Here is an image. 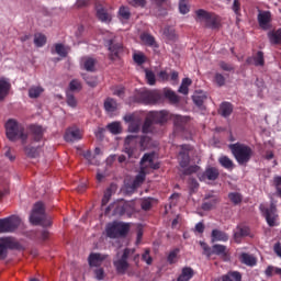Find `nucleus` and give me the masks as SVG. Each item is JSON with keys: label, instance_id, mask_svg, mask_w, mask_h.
I'll list each match as a JSON object with an SVG mask.
<instances>
[{"label": "nucleus", "instance_id": "45", "mask_svg": "<svg viewBox=\"0 0 281 281\" xmlns=\"http://www.w3.org/2000/svg\"><path fill=\"white\" fill-rule=\"evenodd\" d=\"M33 43H35V46L37 48H41L45 46V44L47 43V37L43 33H37L35 34V38L33 40Z\"/></svg>", "mask_w": 281, "mask_h": 281}, {"label": "nucleus", "instance_id": "57", "mask_svg": "<svg viewBox=\"0 0 281 281\" xmlns=\"http://www.w3.org/2000/svg\"><path fill=\"white\" fill-rule=\"evenodd\" d=\"M24 153H26V156L31 158H36L40 155L38 148H34V147L24 148Z\"/></svg>", "mask_w": 281, "mask_h": 281}, {"label": "nucleus", "instance_id": "28", "mask_svg": "<svg viewBox=\"0 0 281 281\" xmlns=\"http://www.w3.org/2000/svg\"><path fill=\"white\" fill-rule=\"evenodd\" d=\"M243 276L240 272L237 271H231L223 276L222 278H216L214 281H241Z\"/></svg>", "mask_w": 281, "mask_h": 281}, {"label": "nucleus", "instance_id": "25", "mask_svg": "<svg viewBox=\"0 0 281 281\" xmlns=\"http://www.w3.org/2000/svg\"><path fill=\"white\" fill-rule=\"evenodd\" d=\"M234 112V105L233 103H229V101H223L218 108V114L223 117H229Z\"/></svg>", "mask_w": 281, "mask_h": 281}, {"label": "nucleus", "instance_id": "62", "mask_svg": "<svg viewBox=\"0 0 281 281\" xmlns=\"http://www.w3.org/2000/svg\"><path fill=\"white\" fill-rule=\"evenodd\" d=\"M130 4L133 8H142V9H144L146 7V4H147V0H131Z\"/></svg>", "mask_w": 281, "mask_h": 281}, {"label": "nucleus", "instance_id": "40", "mask_svg": "<svg viewBox=\"0 0 281 281\" xmlns=\"http://www.w3.org/2000/svg\"><path fill=\"white\" fill-rule=\"evenodd\" d=\"M218 164L227 170H233L235 168V164L234 161L228 158L227 156H222L221 158H218Z\"/></svg>", "mask_w": 281, "mask_h": 281}, {"label": "nucleus", "instance_id": "43", "mask_svg": "<svg viewBox=\"0 0 281 281\" xmlns=\"http://www.w3.org/2000/svg\"><path fill=\"white\" fill-rule=\"evenodd\" d=\"M43 92H44V88H41V86H33L29 88V98L37 99Z\"/></svg>", "mask_w": 281, "mask_h": 281}, {"label": "nucleus", "instance_id": "7", "mask_svg": "<svg viewBox=\"0 0 281 281\" xmlns=\"http://www.w3.org/2000/svg\"><path fill=\"white\" fill-rule=\"evenodd\" d=\"M259 211L261 215L265 217L267 224L269 227H277L280 225L279 221V214H278V207L277 204L271 202L269 207L265 204L259 205Z\"/></svg>", "mask_w": 281, "mask_h": 281}, {"label": "nucleus", "instance_id": "9", "mask_svg": "<svg viewBox=\"0 0 281 281\" xmlns=\"http://www.w3.org/2000/svg\"><path fill=\"white\" fill-rule=\"evenodd\" d=\"M137 94V102L142 104H156L161 101V94L159 93L160 90H136Z\"/></svg>", "mask_w": 281, "mask_h": 281}, {"label": "nucleus", "instance_id": "63", "mask_svg": "<svg viewBox=\"0 0 281 281\" xmlns=\"http://www.w3.org/2000/svg\"><path fill=\"white\" fill-rule=\"evenodd\" d=\"M218 66L223 71H228L229 72V71L235 70V68L232 64H226V61H224V60H221Z\"/></svg>", "mask_w": 281, "mask_h": 281}, {"label": "nucleus", "instance_id": "5", "mask_svg": "<svg viewBox=\"0 0 281 281\" xmlns=\"http://www.w3.org/2000/svg\"><path fill=\"white\" fill-rule=\"evenodd\" d=\"M29 221H31V224L33 225H40L44 227H49L52 225L50 220H48L45 214V205L42 202H37L35 205H33V211H31Z\"/></svg>", "mask_w": 281, "mask_h": 281}, {"label": "nucleus", "instance_id": "58", "mask_svg": "<svg viewBox=\"0 0 281 281\" xmlns=\"http://www.w3.org/2000/svg\"><path fill=\"white\" fill-rule=\"evenodd\" d=\"M179 12L181 14H188L190 12V7L188 5L186 0L179 1Z\"/></svg>", "mask_w": 281, "mask_h": 281}, {"label": "nucleus", "instance_id": "60", "mask_svg": "<svg viewBox=\"0 0 281 281\" xmlns=\"http://www.w3.org/2000/svg\"><path fill=\"white\" fill-rule=\"evenodd\" d=\"M199 170H200V167H199V166H196V165L190 166V167H188L187 169H184V170L182 171V175H183V176H191V175H193V173L199 172Z\"/></svg>", "mask_w": 281, "mask_h": 281}, {"label": "nucleus", "instance_id": "21", "mask_svg": "<svg viewBox=\"0 0 281 281\" xmlns=\"http://www.w3.org/2000/svg\"><path fill=\"white\" fill-rule=\"evenodd\" d=\"M154 124H165L168 122V112L161 110L160 112H148L147 114Z\"/></svg>", "mask_w": 281, "mask_h": 281}, {"label": "nucleus", "instance_id": "16", "mask_svg": "<svg viewBox=\"0 0 281 281\" xmlns=\"http://www.w3.org/2000/svg\"><path fill=\"white\" fill-rule=\"evenodd\" d=\"M123 120L125 123H128L127 130L130 133H139L142 127L140 116H135V114H125Z\"/></svg>", "mask_w": 281, "mask_h": 281}, {"label": "nucleus", "instance_id": "49", "mask_svg": "<svg viewBox=\"0 0 281 281\" xmlns=\"http://www.w3.org/2000/svg\"><path fill=\"white\" fill-rule=\"evenodd\" d=\"M119 16L122 20H125V21L130 20L131 19L130 8L125 7V5L120 7V9H119Z\"/></svg>", "mask_w": 281, "mask_h": 281}, {"label": "nucleus", "instance_id": "42", "mask_svg": "<svg viewBox=\"0 0 281 281\" xmlns=\"http://www.w3.org/2000/svg\"><path fill=\"white\" fill-rule=\"evenodd\" d=\"M212 255H217L225 258L227 257V247L224 245H214L212 246Z\"/></svg>", "mask_w": 281, "mask_h": 281}, {"label": "nucleus", "instance_id": "37", "mask_svg": "<svg viewBox=\"0 0 281 281\" xmlns=\"http://www.w3.org/2000/svg\"><path fill=\"white\" fill-rule=\"evenodd\" d=\"M139 38H140L142 42H144V44L146 46H149V47L156 46L155 36H153L151 34H149L147 32L142 33Z\"/></svg>", "mask_w": 281, "mask_h": 281}, {"label": "nucleus", "instance_id": "22", "mask_svg": "<svg viewBox=\"0 0 281 281\" xmlns=\"http://www.w3.org/2000/svg\"><path fill=\"white\" fill-rule=\"evenodd\" d=\"M105 259H106V256L98 252H92L88 256V265L89 267H100L102 266Z\"/></svg>", "mask_w": 281, "mask_h": 281}, {"label": "nucleus", "instance_id": "64", "mask_svg": "<svg viewBox=\"0 0 281 281\" xmlns=\"http://www.w3.org/2000/svg\"><path fill=\"white\" fill-rule=\"evenodd\" d=\"M200 246L203 249V254L207 257H211L213 255L212 248L204 241H200Z\"/></svg>", "mask_w": 281, "mask_h": 281}, {"label": "nucleus", "instance_id": "15", "mask_svg": "<svg viewBox=\"0 0 281 281\" xmlns=\"http://www.w3.org/2000/svg\"><path fill=\"white\" fill-rule=\"evenodd\" d=\"M257 21L259 24V27L263 31H268L271 29V22H272V12L270 10H259V13L257 15Z\"/></svg>", "mask_w": 281, "mask_h": 281}, {"label": "nucleus", "instance_id": "19", "mask_svg": "<svg viewBox=\"0 0 281 281\" xmlns=\"http://www.w3.org/2000/svg\"><path fill=\"white\" fill-rule=\"evenodd\" d=\"M154 158H155L154 154H144L139 162L140 168H144V171H146L147 168H150L153 170H158L160 168V165L155 164Z\"/></svg>", "mask_w": 281, "mask_h": 281}, {"label": "nucleus", "instance_id": "51", "mask_svg": "<svg viewBox=\"0 0 281 281\" xmlns=\"http://www.w3.org/2000/svg\"><path fill=\"white\" fill-rule=\"evenodd\" d=\"M68 88L72 92L81 91L82 90V83H81V81H79V79H72V81H70V83H68Z\"/></svg>", "mask_w": 281, "mask_h": 281}, {"label": "nucleus", "instance_id": "50", "mask_svg": "<svg viewBox=\"0 0 281 281\" xmlns=\"http://www.w3.org/2000/svg\"><path fill=\"white\" fill-rule=\"evenodd\" d=\"M213 82L217 87H224L226 85V77H224V75H221V72H215Z\"/></svg>", "mask_w": 281, "mask_h": 281}, {"label": "nucleus", "instance_id": "39", "mask_svg": "<svg viewBox=\"0 0 281 281\" xmlns=\"http://www.w3.org/2000/svg\"><path fill=\"white\" fill-rule=\"evenodd\" d=\"M191 85H192V80L186 77L184 79H182L181 85L178 88V92L183 95L189 94V87Z\"/></svg>", "mask_w": 281, "mask_h": 281}, {"label": "nucleus", "instance_id": "47", "mask_svg": "<svg viewBox=\"0 0 281 281\" xmlns=\"http://www.w3.org/2000/svg\"><path fill=\"white\" fill-rule=\"evenodd\" d=\"M55 53L63 58L68 56V50L63 43H55Z\"/></svg>", "mask_w": 281, "mask_h": 281}, {"label": "nucleus", "instance_id": "54", "mask_svg": "<svg viewBox=\"0 0 281 281\" xmlns=\"http://www.w3.org/2000/svg\"><path fill=\"white\" fill-rule=\"evenodd\" d=\"M66 103H68V105L70 108H76L77 104H78V101H77L75 94H71V92H67V94H66Z\"/></svg>", "mask_w": 281, "mask_h": 281}, {"label": "nucleus", "instance_id": "44", "mask_svg": "<svg viewBox=\"0 0 281 281\" xmlns=\"http://www.w3.org/2000/svg\"><path fill=\"white\" fill-rule=\"evenodd\" d=\"M232 11L236 15V21L239 22V18H241V2H240V0H233Z\"/></svg>", "mask_w": 281, "mask_h": 281}, {"label": "nucleus", "instance_id": "6", "mask_svg": "<svg viewBox=\"0 0 281 281\" xmlns=\"http://www.w3.org/2000/svg\"><path fill=\"white\" fill-rule=\"evenodd\" d=\"M131 226L130 224L122 222H113L109 223L105 227L106 237L111 239L123 238L126 237L130 233Z\"/></svg>", "mask_w": 281, "mask_h": 281}, {"label": "nucleus", "instance_id": "61", "mask_svg": "<svg viewBox=\"0 0 281 281\" xmlns=\"http://www.w3.org/2000/svg\"><path fill=\"white\" fill-rule=\"evenodd\" d=\"M133 60L137 64V65H144L145 61H146V57L144 54H138V53H135L133 55Z\"/></svg>", "mask_w": 281, "mask_h": 281}, {"label": "nucleus", "instance_id": "30", "mask_svg": "<svg viewBox=\"0 0 281 281\" xmlns=\"http://www.w3.org/2000/svg\"><path fill=\"white\" fill-rule=\"evenodd\" d=\"M194 270L191 267H184L177 278V281H190L194 277Z\"/></svg>", "mask_w": 281, "mask_h": 281}, {"label": "nucleus", "instance_id": "41", "mask_svg": "<svg viewBox=\"0 0 281 281\" xmlns=\"http://www.w3.org/2000/svg\"><path fill=\"white\" fill-rule=\"evenodd\" d=\"M164 36L169 42H176L177 41V33H176V30L172 26H166L164 29Z\"/></svg>", "mask_w": 281, "mask_h": 281}, {"label": "nucleus", "instance_id": "35", "mask_svg": "<svg viewBox=\"0 0 281 281\" xmlns=\"http://www.w3.org/2000/svg\"><path fill=\"white\" fill-rule=\"evenodd\" d=\"M268 38L272 45H281V27L276 31H270L268 33Z\"/></svg>", "mask_w": 281, "mask_h": 281}, {"label": "nucleus", "instance_id": "36", "mask_svg": "<svg viewBox=\"0 0 281 281\" xmlns=\"http://www.w3.org/2000/svg\"><path fill=\"white\" fill-rule=\"evenodd\" d=\"M164 95L172 104H178L180 102V98L178 97V94H176V92H173V90H170V88L164 89Z\"/></svg>", "mask_w": 281, "mask_h": 281}, {"label": "nucleus", "instance_id": "53", "mask_svg": "<svg viewBox=\"0 0 281 281\" xmlns=\"http://www.w3.org/2000/svg\"><path fill=\"white\" fill-rule=\"evenodd\" d=\"M206 99L207 97H202L201 94H194L192 97L193 103L200 109L204 105Z\"/></svg>", "mask_w": 281, "mask_h": 281}, {"label": "nucleus", "instance_id": "56", "mask_svg": "<svg viewBox=\"0 0 281 281\" xmlns=\"http://www.w3.org/2000/svg\"><path fill=\"white\" fill-rule=\"evenodd\" d=\"M112 198V189L111 188H108L105 191H104V194H103V198L101 200V205L102 206H105L110 200Z\"/></svg>", "mask_w": 281, "mask_h": 281}, {"label": "nucleus", "instance_id": "27", "mask_svg": "<svg viewBox=\"0 0 281 281\" xmlns=\"http://www.w3.org/2000/svg\"><path fill=\"white\" fill-rule=\"evenodd\" d=\"M229 240V236L228 234L218 231V229H213L211 233V241L215 243V241H228Z\"/></svg>", "mask_w": 281, "mask_h": 281}, {"label": "nucleus", "instance_id": "17", "mask_svg": "<svg viewBox=\"0 0 281 281\" xmlns=\"http://www.w3.org/2000/svg\"><path fill=\"white\" fill-rule=\"evenodd\" d=\"M180 148H181V150L178 156L179 166L181 168H187V167H189L190 161H191L190 151H191L192 147L189 145H181Z\"/></svg>", "mask_w": 281, "mask_h": 281}, {"label": "nucleus", "instance_id": "52", "mask_svg": "<svg viewBox=\"0 0 281 281\" xmlns=\"http://www.w3.org/2000/svg\"><path fill=\"white\" fill-rule=\"evenodd\" d=\"M145 79L147 85L155 86L156 85V75L153 70H145Z\"/></svg>", "mask_w": 281, "mask_h": 281}, {"label": "nucleus", "instance_id": "13", "mask_svg": "<svg viewBox=\"0 0 281 281\" xmlns=\"http://www.w3.org/2000/svg\"><path fill=\"white\" fill-rule=\"evenodd\" d=\"M105 46L108 47L109 58L111 60H116L120 57V54L123 52V44L115 42V40L110 38L105 41Z\"/></svg>", "mask_w": 281, "mask_h": 281}, {"label": "nucleus", "instance_id": "38", "mask_svg": "<svg viewBox=\"0 0 281 281\" xmlns=\"http://www.w3.org/2000/svg\"><path fill=\"white\" fill-rule=\"evenodd\" d=\"M103 108L108 113H114L117 110V103L115 99L108 98L103 102Z\"/></svg>", "mask_w": 281, "mask_h": 281}, {"label": "nucleus", "instance_id": "32", "mask_svg": "<svg viewBox=\"0 0 281 281\" xmlns=\"http://www.w3.org/2000/svg\"><path fill=\"white\" fill-rule=\"evenodd\" d=\"M145 168H140L139 173L135 177V179L133 180L132 184H131V189L132 190H136L138 187H140L145 179H146V172H145Z\"/></svg>", "mask_w": 281, "mask_h": 281}, {"label": "nucleus", "instance_id": "59", "mask_svg": "<svg viewBox=\"0 0 281 281\" xmlns=\"http://www.w3.org/2000/svg\"><path fill=\"white\" fill-rule=\"evenodd\" d=\"M83 80H86V85L90 88H95L98 86V79L95 77L83 76Z\"/></svg>", "mask_w": 281, "mask_h": 281}, {"label": "nucleus", "instance_id": "20", "mask_svg": "<svg viewBox=\"0 0 281 281\" xmlns=\"http://www.w3.org/2000/svg\"><path fill=\"white\" fill-rule=\"evenodd\" d=\"M45 134L44 127L42 125H29V135L31 139L35 143L43 140Z\"/></svg>", "mask_w": 281, "mask_h": 281}, {"label": "nucleus", "instance_id": "33", "mask_svg": "<svg viewBox=\"0 0 281 281\" xmlns=\"http://www.w3.org/2000/svg\"><path fill=\"white\" fill-rule=\"evenodd\" d=\"M11 89V83L2 77L0 79V101L4 100V98L9 94Z\"/></svg>", "mask_w": 281, "mask_h": 281}, {"label": "nucleus", "instance_id": "1", "mask_svg": "<svg viewBox=\"0 0 281 281\" xmlns=\"http://www.w3.org/2000/svg\"><path fill=\"white\" fill-rule=\"evenodd\" d=\"M228 148L239 166L247 165L254 156L252 148L241 143L231 144Z\"/></svg>", "mask_w": 281, "mask_h": 281}, {"label": "nucleus", "instance_id": "29", "mask_svg": "<svg viewBox=\"0 0 281 281\" xmlns=\"http://www.w3.org/2000/svg\"><path fill=\"white\" fill-rule=\"evenodd\" d=\"M142 133L143 134H153L155 133V123L154 121L148 116L145 117L144 123L142 125Z\"/></svg>", "mask_w": 281, "mask_h": 281}, {"label": "nucleus", "instance_id": "3", "mask_svg": "<svg viewBox=\"0 0 281 281\" xmlns=\"http://www.w3.org/2000/svg\"><path fill=\"white\" fill-rule=\"evenodd\" d=\"M7 136L11 142H15L16 139H21L22 144H26L27 134H25V130L23 125H19L14 119H10L5 124Z\"/></svg>", "mask_w": 281, "mask_h": 281}, {"label": "nucleus", "instance_id": "12", "mask_svg": "<svg viewBox=\"0 0 281 281\" xmlns=\"http://www.w3.org/2000/svg\"><path fill=\"white\" fill-rule=\"evenodd\" d=\"M113 210V215H132V213L134 212V207L130 204V203H113L110 204L106 209H105V214H110V212Z\"/></svg>", "mask_w": 281, "mask_h": 281}, {"label": "nucleus", "instance_id": "46", "mask_svg": "<svg viewBox=\"0 0 281 281\" xmlns=\"http://www.w3.org/2000/svg\"><path fill=\"white\" fill-rule=\"evenodd\" d=\"M108 131L113 134V135H117L122 133V127H121V123H117L116 121L113 123H109L106 125Z\"/></svg>", "mask_w": 281, "mask_h": 281}, {"label": "nucleus", "instance_id": "4", "mask_svg": "<svg viewBox=\"0 0 281 281\" xmlns=\"http://www.w3.org/2000/svg\"><path fill=\"white\" fill-rule=\"evenodd\" d=\"M205 22V27L217 30L221 26V19L214 12H209L204 9L195 10V22Z\"/></svg>", "mask_w": 281, "mask_h": 281}, {"label": "nucleus", "instance_id": "8", "mask_svg": "<svg viewBox=\"0 0 281 281\" xmlns=\"http://www.w3.org/2000/svg\"><path fill=\"white\" fill-rule=\"evenodd\" d=\"M135 248H125L120 258L113 260V267L117 274H125L130 269L128 258L135 255Z\"/></svg>", "mask_w": 281, "mask_h": 281}, {"label": "nucleus", "instance_id": "24", "mask_svg": "<svg viewBox=\"0 0 281 281\" xmlns=\"http://www.w3.org/2000/svg\"><path fill=\"white\" fill-rule=\"evenodd\" d=\"M254 65L256 67H263L265 66V54L262 50H258L255 57H247L246 64Z\"/></svg>", "mask_w": 281, "mask_h": 281}, {"label": "nucleus", "instance_id": "14", "mask_svg": "<svg viewBox=\"0 0 281 281\" xmlns=\"http://www.w3.org/2000/svg\"><path fill=\"white\" fill-rule=\"evenodd\" d=\"M94 10L98 21L105 24L112 22V13L102 3L95 2Z\"/></svg>", "mask_w": 281, "mask_h": 281}, {"label": "nucleus", "instance_id": "2", "mask_svg": "<svg viewBox=\"0 0 281 281\" xmlns=\"http://www.w3.org/2000/svg\"><path fill=\"white\" fill-rule=\"evenodd\" d=\"M151 138L148 136H127L124 140V153L128 156V158L134 157V154L136 151V148L134 145L137 143L139 144V147L142 150H145L146 148L149 147Z\"/></svg>", "mask_w": 281, "mask_h": 281}, {"label": "nucleus", "instance_id": "55", "mask_svg": "<svg viewBox=\"0 0 281 281\" xmlns=\"http://www.w3.org/2000/svg\"><path fill=\"white\" fill-rule=\"evenodd\" d=\"M228 199L235 205H238V204H240L243 202V196L239 193H229L228 194Z\"/></svg>", "mask_w": 281, "mask_h": 281}, {"label": "nucleus", "instance_id": "11", "mask_svg": "<svg viewBox=\"0 0 281 281\" xmlns=\"http://www.w3.org/2000/svg\"><path fill=\"white\" fill-rule=\"evenodd\" d=\"M20 244L13 237L0 238V260H5L9 255V250L19 249Z\"/></svg>", "mask_w": 281, "mask_h": 281}, {"label": "nucleus", "instance_id": "48", "mask_svg": "<svg viewBox=\"0 0 281 281\" xmlns=\"http://www.w3.org/2000/svg\"><path fill=\"white\" fill-rule=\"evenodd\" d=\"M180 254V249L175 248L172 251L169 252L167 257V262L169 265H173L178 262V255Z\"/></svg>", "mask_w": 281, "mask_h": 281}, {"label": "nucleus", "instance_id": "18", "mask_svg": "<svg viewBox=\"0 0 281 281\" xmlns=\"http://www.w3.org/2000/svg\"><path fill=\"white\" fill-rule=\"evenodd\" d=\"M82 136L83 134L79 127H68L66 134H64V140H66V143H75L81 140Z\"/></svg>", "mask_w": 281, "mask_h": 281}, {"label": "nucleus", "instance_id": "10", "mask_svg": "<svg viewBox=\"0 0 281 281\" xmlns=\"http://www.w3.org/2000/svg\"><path fill=\"white\" fill-rule=\"evenodd\" d=\"M21 225V218L12 215L0 220V234L14 233Z\"/></svg>", "mask_w": 281, "mask_h": 281}, {"label": "nucleus", "instance_id": "34", "mask_svg": "<svg viewBox=\"0 0 281 281\" xmlns=\"http://www.w3.org/2000/svg\"><path fill=\"white\" fill-rule=\"evenodd\" d=\"M250 235V228L247 226H237L236 232L234 233V239L239 241L243 237Z\"/></svg>", "mask_w": 281, "mask_h": 281}, {"label": "nucleus", "instance_id": "23", "mask_svg": "<svg viewBox=\"0 0 281 281\" xmlns=\"http://www.w3.org/2000/svg\"><path fill=\"white\" fill-rule=\"evenodd\" d=\"M95 65H97V59L90 56H83L81 57V67L86 71L93 72L95 71Z\"/></svg>", "mask_w": 281, "mask_h": 281}, {"label": "nucleus", "instance_id": "31", "mask_svg": "<svg viewBox=\"0 0 281 281\" xmlns=\"http://www.w3.org/2000/svg\"><path fill=\"white\" fill-rule=\"evenodd\" d=\"M239 261L248 267H255L258 262L257 258L247 252L240 254Z\"/></svg>", "mask_w": 281, "mask_h": 281}, {"label": "nucleus", "instance_id": "26", "mask_svg": "<svg viewBox=\"0 0 281 281\" xmlns=\"http://www.w3.org/2000/svg\"><path fill=\"white\" fill-rule=\"evenodd\" d=\"M220 177V170L214 167H209L202 175V179H207L209 181H216Z\"/></svg>", "mask_w": 281, "mask_h": 281}]
</instances>
